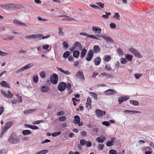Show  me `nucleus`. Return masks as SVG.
<instances>
[{
  "label": "nucleus",
  "mask_w": 154,
  "mask_h": 154,
  "mask_svg": "<svg viewBox=\"0 0 154 154\" xmlns=\"http://www.w3.org/2000/svg\"><path fill=\"white\" fill-rule=\"evenodd\" d=\"M101 61V58L100 57H97L94 60V62L96 65H99Z\"/></svg>",
  "instance_id": "17"
},
{
  "label": "nucleus",
  "mask_w": 154,
  "mask_h": 154,
  "mask_svg": "<svg viewBox=\"0 0 154 154\" xmlns=\"http://www.w3.org/2000/svg\"><path fill=\"white\" fill-rule=\"evenodd\" d=\"M51 82L53 84H56L57 83L58 81V75L55 73H54L50 77V79Z\"/></svg>",
  "instance_id": "3"
},
{
  "label": "nucleus",
  "mask_w": 154,
  "mask_h": 154,
  "mask_svg": "<svg viewBox=\"0 0 154 154\" xmlns=\"http://www.w3.org/2000/svg\"><path fill=\"white\" fill-rule=\"evenodd\" d=\"M110 26L111 29H115L116 27L115 24L113 23H110Z\"/></svg>",
  "instance_id": "53"
},
{
  "label": "nucleus",
  "mask_w": 154,
  "mask_h": 154,
  "mask_svg": "<svg viewBox=\"0 0 154 154\" xmlns=\"http://www.w3.org/2000/svg\"><path fill=\"white\" fill-rule=\"evenodd\" d=\"M0 6L4 9L11 10L17 7V5L14 3H11L8 4L0 5Z\"/></svg>",
  "instance_id": "2"
},
{
  "label": "nucleus",
  "mask_w": 154,
  "mask_h": 154,
  "mask_svg": "<svg viewBox=\"0 0 154 154\" xmlns=\"http://www.w3.org/2000/svg\"><path fill=\"white\" fill-rule=\"evenodd\" d=\"M80 52L78 50H75L73 52V55L74 57L78 58Z\"/></svg>",
  "instance_id": "22"
},
{
  "label": "nucleus",
  "mask_w": 154,
  "mask_h": 154,
  "mask_svg": "<svg viewBox=\"0 0 154 154\" xmlns=\"http://www.w3.org/2000/svg\"><path fill=\"white\" fill-rule=\"evenodd\" d=\"M101 138L100 137H98L96 139V140L100 143H101L103 142L105 140V138L104 137L101 136Z\"/></svg>",
  "instance_id": "18"
},
{
  "label": "nucleus",
  "mask_w": 154,
  "mask_h": 154,
  "mask_svg": "<svg viewBox=\"0 0 154 154\" xmlns=\"http://www.w3.org/2000/svg\"><path fill=\"white\" fill-rule=\"evenodd\" d=\"M90 6L91 7L94 8L96 9H100V8L99 6L94 4H90Z\"/></svg>",
  "instance_id": "46"
},
{
  "label": "nucleus",
  "mask_w": 154,
  "mask_h": 154,
  "mask_svg": "<svg viewBox=\"0 0 154 154\" xmlns=\"http://www.w3.org/2000/svg\"><path fill=\"white\" fill-rule=\"evenodd\" d=\"M51 140L49 139H46L45 140H43L42 141L41 143L42 144H44L45 143H47L51 142Z\"/></svg>",
  "instance_id": "64"
},
{
  "label": "nucleus",
  "mask_w": 154,
  "mask_h": 154,
  "mask_svg": "<svg viewBox=\"0 0 154 154\" xmlns=\"http://www.w3.org/2000/svg\"><path fill=\"white\" fill-rule=\"evenodd\" d=\"M116 51L118 54L119 56H122L123 55V51L121 48H118L117 49Z\"/></svg>",
  "instance_id": "23"
},
{
  "label": "nucleus",
  "mask_w": 154,
  "mask_h": 154,
  "mask_svg": "<svg viewBox=\"0 0 154 154\" xmlns=\"http://www.w3.org/2000/svg\"><path fill=\"white\" fill-rule=\"evenodd\" d=\"M107 42H113V40L112 38L109 36H107L105 40Z\"/></svg>",
  "instance_id": "38"
},
{
  "label": "nucleus",
  "mask_w": 154,
  "mask_h": 154,
  "mask_svg": "<svg viewBox=\"0 0 154 154\" xmlns=\"http://www.w3.org/2000/svg\"><path fill=\"white\" fill-rule=\"evenodd\" d=\"M101 75L106 76L108 78H110L111 79H112L114 78L113 75L111 74L106 73L105 72L102 73L101 74L99 75V76H100Z\"/></svg>",
  "instance_id": "15"
},
{
  "label": "nucleus",
  "mask_w": 154,
  "mask_h": 154,
  "mask_svg": "<svg viewBox=\"0 0 154 154\" xmlns=\"http://www.w3.org/2000/svg\"><path fill=\"white\" fill-rule=\"evenodd\" d=\"M35 109H29L26 110L24 112V113L27 114L29 113H32L35 111Z\"/></svg>",
  "instance_id": "32"
},
{
  "label": "nucleus",
  "mask_w": 154,
  "mask_h": 154,
  "mask_svg": "<svg viewBox=\"0 0 154 154\" xmlns=\"http://www.w3.org/2000/svg\"><path fill=\"white\" fill-rule=\"evenodd\" d=\"M8 140L11 143L16 144L19 142L20 139L14 134L13 133L9 137Z\"/></svg>",
  "instance_id": "1"
},
{
  "label": "nucleus",
  "mask_w": 154,
  "mask_h": 154,
  "mask_svg": "<svg viewBox=\"0 0 154 154\" xmlns=\"http://www.w3.org/2000/svg\"><path fill=\"white\" fill-rule=\"evenodd\" d=\"M7 153L5 149H2L0 150V154H6Z\"/></svg>",
  "instance_id": "55"
},
{
  "label": "nucleus",
  "mask_w": 154,
  "mask_h": 154,
  "mask_svg": "<svg viewBox=\"0 0 154 154\" xmlns=\"http://www.w3.org/2000/svg\"><path fill=\"white\" fill-rule=\"evenodd\" d=\"M104 146V145L99 144L98 145V149L99 150H102L103 149Z\"/></svg>",
  "instance_id": "51"
},
{
  "label": "nucleus",
  "mask_w": 154,
  "mask_h": 154,
  "mask_svg": "<svg viewBox=\"0 0 154 154\" xmlns=\"http://www.w3.org/2000/svg\"><path fill=\"white\" fill-rule=\"evenodd\" d=\"M130 103L135 106H138L139 105L138 102L136 100H130Z\"/></svg>",
  "instance_id": "30"
},
{
  "label": "nucleus",
  "mask_w": 154,
  "mask_h": 154,
  "mask_svg": "<svg viewBox=\"0 0 154 154\" xmlns=\"http://www.w3.org/2000/svg\"><path fill=\"white\" fill-rule=\"evenodd\" d=\"M66 83L61 82L59 83L57 88L59 91H63L66 89Z\"/></svg>",
  "instance_id": "7"
},
{
  "label": "nucleus",
  "mask_w": 154,
  "mask_h": 154,
  "mask_svg": "<svg viewBox=\"0 0 154 154\" xmlns=\"http://www.w3.org/2000/svg\"><path fill=\"white\" fill-rule=\"evenodd\" d=\"M61 132L60 131L54 132L52 134V136L54 137H56L57 136H58L61 134Z\"/></svg>",
  "instance_id": "43"
},
{
  "label": "nucleus",
  "mask_w": 154,
  "mask_h": 154,
  "mask_svg": "<svg viewBox=\"0 0 154 154\" xmlns=\"http://www.w3.org/2000/svg\"><path fill=\"white\" fill-rule=\"evenodd\" d=\"M106 14L103 15L102 16V17L104 19H107L109 18V16L111 15V13L110 12H107L106 11L105 12Z\"/></svg>",
  "instance_id": "31"
},
{
  "label": "nucleus",
  "mask_w": 154,
  "mask_h": 154,
  "mask_svg": "<svg viewBox=\"0 0 154 154\" xmlns=\"http://www.w3.org/2000/svg\"><path fill=\"white\" fill-rule=\"evenodd\" d=\"M33 65V64L32 63H29V64L27 65L24 66L25 70H26L32 66Z\"/></svg>",
  "instance_id": "35"
},
{
  "label": "nucleus",
  "mask_w": 154,
  "mask_h": 154,
  "mask_svg": "<svg viewBox=\"0 0 154 154\" xmlns=\"http://www.w3.org/2000/svg\"><path fill=\"white\" fill-rule=\"evenodd\" d=\"M74 46L75 47V49L79 50H82V47L81 44L79 42H76L74 44Z\"/></svg>",
  "instance_id": "12"
},
{
  "label": "nucleus",
  "mask_w": 154,
  "mask_h": 154,
  "mask_svg": "<svg viewBox=\"0 0 154 154\" xmlns=\"http://www.w3.org/2000/svg\"><path fill=\"white\" fill-rule=\"evenodd\" d=\"M125 58L129 61H131L132 60L133 56L131 55L127 54L126 55Z\"/></svg>",
  "instance_id": "33"
},
{
  "label": "nucleus",
  "mask_w": 154,
  "mask_h": 154,
  "mask_svg": "<svg viewBox=\"0 0 154 154\" xmlns=\"http://www.w3.org/2000/svg\"><path fill=\"white\" fill-rule=\"evenodd\" d=\"M33 39L36 41H38L42 39V34H36L33 35Z\"/></svg>",
  "instance_id": "10"
},
{
  "label": "nucleus",
  "mask_w": 154,
  "mask_h": 154,
  "mask_svg": "<svg viewBox=\"0 0 154 154\" xmlns=\"http://www.w3.org/2000/svg\"><path fill=\"white\" fill-rule=\"evenodd\" d=\"M63 28L62 27H59L58 28L59 30V34L60 35H64V33L62 31Z\"/></svg>",
  "instance_id": "36"
},
{
  "label": "nucleus",
  "mask_w": 154,
  "mask_h": 154,
  "mask_svg": "<svg viewBox=\"0 0 154 154\" xmlns=\"http://www.w3.org/2000/svg\"><path fill=\"white\" fill-rule=\"evenodd\" d=\"M31 133V131L29 130H24L22 131V134L24 135H30Z\"/></svg>",
  "instance_id": "25"
},
{
  "label": "nucleus",
  "mask_w": 154,
  "mask_h": 154,
  "mask_svg": "<svg viewBox=\"0 0 154 154\" xmlns=\"http://www.w3.org/2000/svg\"><path fill=\"white\" fill-rule=\"evenodd\" d=\"M38 81V77L37 75H34L33 77V81L35 83H36Z\"/></svg>",
  "instance_id": "41"
},
{
  "label": "nucleus",
  "mask_w": 154,
  "mask_h": 154,
  "mask_svg": "<svg viewBox=\"0 0 154 154\" xmlns=\"http://www.w3.org/2000/svg\"><path fill=\"white\" fill-rule=\"evenodd\" d=\"M95 113L97 117L101 118L103 116L106 114L105 111L99 109H97L95 111Z\"/></svg>",
  "instance_id": "6"
},
{
  "label": "nucleus",
  "mask_w": 154,
  "mask_h": 154,
  "mask_svg": "<svg viewBox=\"0 0 154 154\" xmlns=\"http://www.w3.org/2000/svg\"><path fill=\"white\" fill-rule=\"evenodd\" d=\"M25 70V68H24V67L23 66V67H22V68H21L20 69H19L18 70H17L16 71V73H20V72L23 71V70Z\"/></svg>",
  "instance_id": "61"
},
{
  "label": "nucleus",
  "mask_w": 154,
  "mask_h": 154,
  "mask_svg": "<svg viewBox=\"0 0 154 154\" xmlns=\"http://www.w3.org/2000/svg\"><path fill=\"white\" fill-rule=\"evenodd\" d=\"M0 84L2 86L6 88L8 87V86H9L7 82L4 81H2L1 82Z\"/></svg>",
  "instance_id": "28"
},
{
  "label": "nucleus",
  "mask_w": 154,
  "mask_h": 154,
  "mask_svg": "<svg viewBox=\"0 0 154 154\" xmlns=\"http://www.w3.org/2000/svg\"><path fill=\"white\" fill-rule=\"evenodd\" d=\"M70 53L69 51H66L63 54V57L65 58H66L68 57L70 55Z\"/></svg>",
  "instance_id": "34"
},
{
  "label": "nucleus",
  "mask_w": 154,
  "mask_h": 154,
  "mask_svg": "<svg viewBox=\"0 0 154 154\" xmlns=\"http://www.w3.org/2000/svg\"><path fill=\"white\" fill-rule=\"evenodd\" d=\"M102 124L106 126H108L110 125L109 122L107 121H104L102 122Z\"/></svg>",
  "instance_id": "58"
},
{
  "label": "nucleus",
  "mask_w": 154,
  "mask_h": 154,
  "mask_svg": "<svg viewBox=\"0 0 154 154\" xmlns=\"http://www.w3.org/2000/svg\"><path fill=\"white\" fill-rule=\"evenodd\" d=\"M92 145V143L90 141H88L86 143V146L87 147H90Z\"/></svg>",
  "instance_id": "62"
},
{
  "label": "nucleus",
  "mask_w": 154,
  "mask_h": 154,
  "mask_svg": "<svg viewBox=\"0 0 154 154\" xmlns=\"http://www.w3.org/2000/svg\"><path fill=\"white\" fill-rule=\"evenodd\" d=\"M92 31L96 33L100 34L101 32V29L98 27H95L93 26L92 27Z\"/></svg>",
  "instance_id": "13"
},
{
  "label": "nucleus",
  "mask_w": 154,
  "mask_h": 154,
  "mask_svg": "<svg viewBox=\"0 0 154 154\" xmlns=\"http://www.w3.org/2000/svg\"><path fill=\"white\" fill-rule=\"evenodd\" d=\"M93 51L94 53L97 54L100 51V48L98 45H95L94 46L93 48Z\"/></svg>",
  "instance_id": "16"
},
{
  "label": "nucleus",
  "mask_w": 154,
  "mask_h": 154,
  "mask_svg": "<svg viewBox=\"0 0 154 154\" xmlns=\"http://www.w3.org/2000/svg\"><path fill=\"white\" fill-rule=\"evenodd\" d=\"M86 143L87 141L84 139H81L80 141V143L82 146H85Z\"/></svg>",
  "instance_id": "37"
},
{
  "label": "nucleus",
  "mask_w": 154,
  "mask_h": 154,
  "mask_svg": "<svg viewBox=\"0 0 154 154\" xmlns=\"http://www.w3.org/2000/svg\"><path fill=\"white\" fill-rule=\"evenodd\" d=\"M96 35L98 37H100V36H101L103 38H104L105 40H106V38L107 37V36H106V35H105L104 34H102L100 36V35Z\"/></svg>",
  "instance_id": "57"
},
{
  "label": "nucleus",
  "mask_w": 154,
  "mask_h": 154,
  "mask_svg": "<svg viewBox=\"0 0 154 154\" xmlns=\"http://www.w3.org/2000/svg\"><path fill=\"white\" fill-rule=\"evenodd\" d=\"M40 76L42 78L44 79L46 77V73L44 71H42L40 74Z\"/></svg>",
  "instance_id": "40"
},
{
  "label": "nucleus",
  "mask_w": 154,
  "mask_h": 154,
  "mask_svg": "<svg viewBox=\"0 0 154 154\" xmlns=\"http://www.w3.org/2000/svg\"><path fill=\"white\" fill-rule=\"evenodd\" d=\"M142 75V74L135 73L134 74V76L137 79H138Z\"/></svg>",
  "instance_id": "54"
},
{
  "label": "nucleus",
  "mask_w": 154,
  "mask_h": 154,
  "mask_svg": "<svg viewBox=\"0 0 154 154\" xmlns=\"http://www.w3.org/2000/svg\"><path fill=\"white\" fill-rule=\"evenodd\" d=\"M91 100L90 97H88L87 100V102L86 103V107H88V106H90L91 105Z\"/></svg>",
  "instance_id": "27"
},
{
  "label": "nucleus",
  "mask_w": 154,
  "mask_h": 154,
  "mask_svg": "<svg viewBox=\"0 0 154 154\" xmlns=\"http://www.w3.org/2000/svg\"><path fill=\"white\" fill-rule=\"evenodd\" d=\"M116 93V91L112 89H108L104 92L105 94L109 95L115 94Z\"/></svg>",
  "instance_id": "14"
},
{
  "label": "nucleus",
  "mask_w": 154,
  "mask_h": 154,
  "mask_svg": "<svg viewBox=\"0 0 154 154\" xmlns=\"http://www.w3.org/2000/svg\"><path fill=\"white\" fill-rule=\"evenodd\" d=\"M90 94L93 97L95 100H98L97 95L96 93L91 92L90 93Z\"/></svg>",
  "instance_id": "29"
},
{
  "label": "nucleus",
  "mask_w": 154,
  "mask_h": 154,
  "mask_svg": "<svg viewBox=\"0 0 154 154\" xmlns=\"http://www.w3.org/2000/svg\"><path fill=\"white\" fill-rule=\"evenodd\" d=\"M111 57L109 55H107L105 57L104 60L106 62H108L111 60Z\"/></svg>",
  "instance_id": "49"
},
{
  "label": "nucleus",
  "mask_w": 154,
  "mask_h": 154,
  "mask_svg": "<svg viewBox=\"0 0 154 154\" xmlns=\"http://www.w3.org/2000/svg\"><path fill=\"white\" fill-rule=\"evenodd\" d=\"M99 130L98 128H94L91 132V134L93 136L97 135V132H99Z\"/></svg>",
  "instance_id": "24"
},
{
  "label": "nucleus",
  "mask_w": 154,
  "mask_h": 154,
  "mask_svg": "<svg viewBox=\"0 0 154 154\" xmlns=\"http://www.w3.org/2000/svg\"><path fill=\"white\" fill-rule=\"evenodd\" d=\"M105 69H107V70H111L110 65L109 64H107L105 65Z\"/></svg>",
  "instance_id": "60"
},
{
  "label": "nucleus",
  "mask_w": 154,
  "mask_h": 154,
  "mask_svg": "<svg viewBox=\"0 0 154 154\" xmlns=\"http://www.w3.org/2000/svg\"><path fill=\"white\" fill-rule=\"evenodd\" d=\"M96 4L102 8L104 7V4L101 2H97Z\"/></svg>",
  "instance_id": "59"
},
{
  "label": "nucleus",
  "mask_w": 154,
  "mask_h": 154,
  "mask_svg": "<svg viewBox=\"0 0 154 154\" xmlns=\"http://www.w3.org/2000/svg\"><path fill=\"white\" fill-rule=\"evenodd\" d=\"M33 35H26L25 36V38L26 39H33Z\"/></svg>",
  "instance_id": "45"
},
{
  "label": "nucleus",
  "mask_w": 154,
  "mask_h": 154,
  "mask_svg": "<svg viewBox=\"0 0 154 154\" xmlns=\"http://www.w3.org/2000/svg\"><path fill=\"white\" fill-rule=\"evenodd\" d=\"M87 53V50L85 48L83 49L81 52L80 57L83 58L85 57Z\"/></svg>",
  "instance_id": "21"
},
{
  "label": "nucleus",
  "mask_w": 154,
  "mask_h": 154,
  "mask_svg": "<svg viewBox=\"0 0 154 154\" xmlns=\"http://www.w3.org/2000/svg\"><path fill=\"white\" fill-rule=\"evenodd\" d=\"M63 46L66 48H68L69 47V45L68 43L65 41H63Z\"/></svg>",
  "instance_id": "56"
},
{
  "label": "nucleus",
  "mask_w": 154,
  "mask_h": 154,
  "mask_svg": "<svg viewBox=\"0 0 154 154\" xmlns=\"http://www.w3.org/2000/svg\"><path fill=\"white\" fill-rule=\"evenodd\" d=\"M134 54V55L135 57L138 58H140L142 57L140 54L139 52H137V51Z\"/></svg>",
  "instance_id": "42"
},
{
  "label": "nucleus",
  "mask_w": 154,
  "mask_h": 154,
  "mask_svg": "<svg viewBox=\"0 0 154 154\" xmlns=\"http://www.w3.org/2000/svg\"><path fill=\"white\" fill-rule=\"evenodd\" d=\"M13 23L16 25H20L27 26L25 23H23L22 21L17 19H14L13 20Z\"/></svg>",
  "instance_id": "9"
},
{
  "label": "nucleus",
  "mask_w": 154,
  "mask_h": 154,
  "mask_svg": "<svg viewBox=\"0 0 154 154\" xmlns=\"http://www.w3.org/2000/svg\"><path fill=\"white\" fill-rule=\"evenodd\" d=\"M129 98V97H127L126 96L119 97L118 98V101L119 104H121L124 101H126Z\"/></svg>",
  "instance_id": "11"
},
{
  "label": "nucleus",
  "mask_w": 154,
  "mask_h": 154,
  "mask_svg": "<svg viewBox=\"0 0 154 154\" xmlns=\"http://www.w3.org/2000/svg\"><path fill=\"white\" fill-rule=\"evenodd\" d=\"M109 154H117V151L114 149H111L109 152Z\"/></svg>",
  "instance_id": "47"
},
{
  "label": "nucleus",
  "mask_w": 154,
  "mask_h": 154,
  "mask_svg": "<svg viewBox=\"0 0 154 154\" xmlns=\"http://www.w3.org/2000/svg\"><path fill=\"white\" fill-rule=\"evenodd\" d=\"M75 76L76 77L80 79L82 81H84L85 80L84 75L82 71H78Z\"/></svg>",
  "instance_id": "4"
},
{
  "label": "nucleus",
  "mask_w": 154,
  "mask_h": 154,
  "mask_svg": "<svg viewBox=\"0 0 154 154\" xmlns=\"http://www.w3.org/2000/svg\"><path fill=\"white\" fill-rule=\"evenodd\" d=\"M74 120L73 121V123L75 124H77L80 121V118L79 116L78 115L75 116H74Z\"/></svg>",
  "instance_id": "19"
},
{
  "label": "nucleus",
  "mask_w": 154,
  "mask_h": 154,
  "mask_svg": "<svg viewBox=\"0 0 154 154\" xmlns=\"http://www.w3.org/2000/svg\"><path fill=\"white\" fill-rule=\"evenodd\" d=\"M12 125L13 123L11 122H8L5 123L3 127L4 131L3 132V133L10 128L12 126Z\"/></svg>",
  "instance_id": "8"
},
{
  "label": "nucleus",
  "mask_w": 154,
  "mask_h": 154,
  "mask_svg": "<svg viewBox=\"0 0 154 154\" xmlns=\"http://www.w3.org/2000/svg\"><path fill=\"white\" fill-rule=\"evenodd\" d=\"M94 55L93 51L90 49L86 57V59L87 61H90L92 59Z\"/></svg>",
  "instance_id": "5"
},
{
  "label": "nucleus",
  "mask_w": 154,
  "mask_h": 154,
  "mask_svg": "<svg viewBox=\"0 0 154 154\" xmlns=\"http://www.w3.org/2000/svg\"><path fill=\"white\" fill-rule=\"evenodd\" d=\"M8 55V53L2 51H0V56H5Z\"/></svg>",
  "instance_id": "48"
},
{
  "label": "nucleus",
  "mask_w": 154,
  "mask_h": 154,
  "mask_svg": "<svg viewBox=\"0 0 154 154\" xmlns=\"http://www.w3.org/2000/svg\"><path fill=\"white\" fill-rule=\"evenodd\" d=\"M120 15L118 13H115V15L113 16V17L114 18L116 19L117 20H119Z\"/></svg>",
  "instance_id": "44"
},
{
  "label": "nucleus",
  "mask_w": 154,
  "mask_h": 154,
  "mask_svg": "<svg viewBox=\"0 0 154 154\" xmlns=\"http://www.w3.org/2000/svg\"><path fill=\"white\" fill-rule=\"evenodd\" d=\"M48 152L47 149H44L36 152L35 154H46Z\"/></svg>",
  "instance_id": "26"
},
{
  "label": "nucleus",
  "mask_w": 154,
  "mask_h": 154,
  "mask_svg": "<svg viewBox=\"0 0 154 154\" xmlns=\"http://www.w3.org/2000/svg\"><path fill=\"white\" fill-rule=\"evenodd\" d=\"M13 97V94L10 91H9L8 92V94H7V96L6 97L9 98H11Z\"/></svg>",
  "instance_id": "52"
},
{
  "label": "nucleus",
  "mask_w": 154,
  "mask_h": 154,
  "mask_svg": "<svg viewBox=\"0 0 154 154\" xmlns=\"http://www.w3.org/2000/svg\"><path fill=\"white\" fill-rule=\"evenodd\" d=\"M71 86L70 83H68L67 85H66V88H67V89L68 90H71Z\"/></svg>",
  "instance_id": "63"
},
{
  "label": "nucleus",
  "mask_w": 154,
  "mask_h": 154,
  "mask_svg": "<svg viewBox=\"0 0 154 154\" xmlns=\"http://www.w3.org/2000/svg\"><path fill=\"white\" fill-rule=\"evenodd\" d=\"M66 120V117L65 116H62L60 117L59 118V120L60 122L65 121Z\"/></svg>",
  "instance_id": "39"
},
{
  "label": "nucleus",
  "mask_w": 154,
  "mask_h": 154,
  "mask_svg": "<svg viewBox=\"0 0 154 154\" xmlns=\"http://www.w3.org/2000/svg\"><path fill=\"white\" fill-rule=\"evenodd\" d=\"M41 91L43 92H46L49 91V88L47 86H43L41 88Z\"/></svg>",
  "instance_id": "20"
},
{
  "label": "nucleus",
  "mask_w": 154,
  "mask_h": 154,
  "mask_svg": "<svg viewBox=\"0 0 154 154\" xmlns=\"http://www.w3.org/2000/svg\"><path fill=\"white\" fill-rule=\"evenodd\" d=\"M120 61L121 63L122 64H125L127 62V60L125 58H122L120 60Z\"/></svg>",
  "instance_id": "50"
}]
</instances>
